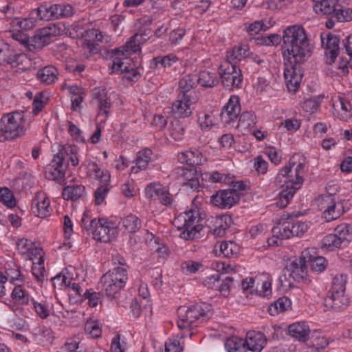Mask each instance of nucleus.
<instances>
[{"label":"nucleus","mask_w":352,"mask_h":352,"mask_svg":"<svg viewBox=\"0 0 352 352\" xmlns=\"http://www.w3.org/2000/svg\"><path fill=\"white\" fill-rule=\"evenodd\" d=\"M283 40V55L285 61L284 77L287 87L290 92L295 93L303 76L301 64L311 56L313 46L310 44L305 30L302 25L288 26L283 31V37L276 34L263 38L266 45H278Z\"/></svg>","instance_id":"obj_1"},{"label":"nucleus","mask_w":352,"mask_h":352,"mask_svg":"<svg viewBox=\"0 0 352 352\" xmlns=\"http://www.w3.org/2000/svg\"><path fill=\"white\" fill-rule=\"evenodd\" d=\"M23 112L14 111L1 119L0 142L15 139L25 133Z\"/></svg>","instance_id":"obj_2"},{"label":"nucleus","mask_w":352,"mask_h":352,"mask_svg":"<svg viewBox=\"0 0 352 352\" xmlns=\"http://www.w3.org/2000/svg\"><path fill=\"white\" fill-rule=\"evenodd\" d=\"M71 153H73V149L70 146H60L58 152L54 155L50 167L47 168L45 171L47 178L58 180L65 177L68 166V163L65 162V157Z\"/></svg>","instance_id":"obj_3"},{"label":"nucleus","mask_w":352,"mask_h":352,"mask_svg":"<svg viewBox=\"0 0 352 352\" xmlns=\"http://www.w3.org/2000/svg\"><path fill=\"white\" fill-rule=\"evenodd\" d=\"M59 29L55 25L47 26L38 30L36 34L30 38L29 51L35 52L42 50L45 46L52 43V39L59 34Z\"/></svg>","instance_id":"obj_4"},{"label":"nucleus","mask_w":352,"mask_h":352,"mask_svg":"<svg viewBox=\"0 0 352 352\" xmlns=\"http://www.w3.org/2000/svg\"><path fill=\"white\" fill-rule=\"evenodd\" d=\"M221 83L225 87L232 89L240 87L243 76L241 69L234 64L223 63L219 67Z\"/></svg>","instance_id":"obj_5"},{"label":"nucleus","mask_w":352,"mask_h":352,"mask_svg":"<svg viewBox=\"0 0 352 352\" xmlns=\"http://www.w3.org/2000/svg\"><path fill=\"white\" fill-rule=\"evenodd\" d=\"M206 311L202 306L199 305H192L187 310H185L183 307H179L178 309L179 315L177 321L178 327L180 329L190 327L195 320L206 316L207 314Z\"/></svg>","instance_id":"obj_6"},{"label":"nucleus","mask_w":352,"mask_h":352,"mask_svg":"<svg viewBox=\"0 0 352 352\" xmlns=\"http://www.w3.org/2000/svg\"><path fill=\"white\" fill-rule=\"evenodd\" d=\"M309 252L306 250L302 252V256L291 261L286 265L285 270L294 280L300 281L307 277V266L306 265L307 255Z\"/></svg>","instance_id":"obj_7"},{"label":"nucleus","mask_w":352,"mask_h":352,"mask_svg":"<svg viewBox=\"0 0 352 352\" xmlns=\"http://www.w3.org/2000/svg\"><path fill=\"white\" fill-rule=\"evenodd\" d=\"M320 38L322 45L325 50L326 63L332 65L338 55L340 39L331 33L326 34L325 36L321 34Z\"/></svg>","instance_id":"obj_8"},{"label":"nucleus","mask_w":352,"mask_h":352,"mask_svg":"<svg viewBox=\"0 0 352 352\" xmlns=\"http://www.w3.org/2000/svg\"><path fill=\"white\" fill-rule=\"evenodd\" d=\"M240 197L234 190H221L211 197V202L221 208H231L239 202Z\"/></svg>","instance_id":"obj_9"},{"label":"nucleus","mask_w":352,"mask_h":352,"mask_svg":"<svg viewBox=\"0 0 352 352\" xmlns=\"http://www.w3.org/2000/svg\"><path fill=\"white\" fill-rule=\"evenodd\" d=\"M177 100L172 105V112L177 118H186L190 116L192 111L190 105L196 102V98H192L191 95L179 94Z\"/></svg>","instance_id":"obj_10"},{"label":"nucleus","mask_w":352,"mask_h":352,"mask_svg":"<svg viewBox=\"0 0 352 352\" xmlns=\"http://www.w3.org/2000/svg\"><path fill=\"white\" fill-rule=\"evenodd\" d=\"M241 111L239 98L236 96H232L228 102L223 107L221 113V120L227 124H230L236 119Z\"/></svg>","instance_id":"obj_11"},{"label":"nucleus","mask_w":352,"mask_h":352,"mask_svg":"<svg viewBox=\"0 0 352 352\" xmlns=\"http://www.w3.org/2000/svg\"><path fill=\"white\" fill-rule=\"evenodd\" d=\"M349 305V299L344 294L330 293L324 300V307L334 311H342Z\"/></svg>","instance_id":"obj_12"},{"label":"nucleus","mask_w":352,"mask_h":352,"mask_svg":"<svg viewBox=\"0 0 352 352\" xmlns=\"http://www.w3.org/2000/svg\"><path fill=\"white\" fill-rule=\"evenodd\" d=\"M245 347L253 352H260L266 344V339L261 333L248 332L246 336Z\"/></svg>","instance_id":"obj_13"},{"label":"nucleus","mask_w":352,"mask_h":352,"mask_svg":"<svg viewBox=\"0 0 352 352\" xmlns=\"http://www.w3.org/2000/svg\"><path fill=\"white\" fill-rule=\"evenodd\" d=\"M50 201L41 192H36L32 202V210L33 213L41 218L47 217L49 212Z\"/></svg>","instance_id":"obj_14"},{"label":"nucleus","mask_w":352,"mask_h":352,"mask_svg":"<svg viewBox=\"0 0 352 352\" xmlns=\"http://www.w3.org/2000/svg\"><path fill=\"white\" fill-rule=\"evenodd\" d=\"M301 156L298 154H294L289 160L288 164L286 166H290V172L293 169L295 171V178L297 179L296 184L298 186H301L303 183V175L305 173V164L304 160H300Z\"/></svg>","instance_id":"obj_15"},{"label":"nucleus","mask_w":352,"mask_h":352,"mask_svg":"<svg viewBox=\"0 0 352 352\" xmlns=\"http://www.w3.org/2000/svg\"><path fill=\"white\" fill-rule=\"evenodd\" d=\"M150 30H145L143 32H138L130 38V40L126 43L124 47L126 52H131L135 53L140 50V45L150 38Z\"/></svg>","instance_id":"obj_16"},{"label":"nucleus","mask_w":352,"mask_h":352,"mask_svg":"<svg viewBox=\"0 0 352 352\" xmlns=\"http://www.w3.org/2000/svg\"><path fill=\"white\" fill-rule=\"evenodd\" d=\"M103 280H109L110 281L124 287L128 279L126 269L120 267L113 268L103 276Z\"/></svg>","instance_id":"obj_17"},{"label":"nucleus","mask_w":352,"mask_h":352,"mask_svg":"<svg viewBox=\"0 0 352 352\" xmlns=\"http://www.w3.org/2000/svg\"><path fill=\"white\" fill-rule=\"evenodd\" d=\"M288 331L291 336L299 341L305 342L309 338L310 330L305 322L292 324L288 327Z\"/></svg>","instance_id":"obj_18"},{"label":"nucleus","mask_w":352,"mask_h":352,"mask_svg":"<svg viewBox=\"0 0 352 352\" xmlns=\"http://www.w3.org/2000/svg\"><path fill=\"white\" fill-rule=\"evenodd\" d=\"M292 215L289 216L286 219L280 220L278 225L272 228V232L276 234L277 238L289 239L292 237V223L289 219Z\"/></svg>","instance_id":"obj_19"},{"label":"nucleus","mask_w":352,"mask_h":352,"mask_svg":"<svg viewBox=\"0 0 352 352\" xmlns=\"http://www.w3.org/2000/svg\"><path fill=\"white\" fill-rule=\"evenodd\" d=\"M333 107L339 119L346 121L352 117V105L344 98H340L338 101L333 104Z\"/></svg>","instance_id":"obj_20"},{"label":"nucleus","mask_w":352,"mask_h":352,"mask_svg":"<svg viewBox=\"0 0 352 352\" xmlns=\"http://www.w3.org/2000/svg\"><path fill=\"white\" fill-rule=\"evenodd\" d=\"M330 205L323 212V217L327 221H331L340 217L344 213L342 203L336 202L333 199L329 200Z\"/></svg>","instance_id":"obj_21"},{"label":"nucleus","mask_w":352,"mask_h":352,"mask_svg":"<svg viewBox=\"0 0 352 352\" xmlns=\"http://www.w3.org/2000/svg\"><path fill=\"white\" fill-rule=\"evenodd\" d=\"M85 188L82 185H70L65 187L62 197L65 200L76 201L83 196Z\"/></svg>","instance_id":"obj_22"},{"label":"nucleus","mask_w":352,"mask_h":352,"mask_svg":"<svg viewBox=\"0 0 352 352\" xmlns=\"http://www.w3.org/2000/svg\"><path fill=\"white\" fill-rule=\"evenodd\" d=\"M338 0H318L314 6V10L317 14L331 15L335 11Z\"/></svg>","instance_id":"obj_23"},{"label":"nucleus","mask_w":352,"mask_h":352,"mask_svg":"<svg viewBox=\"0 0 352 352\" xmlns=\"http://www.w3.org/2000/svg\"><path fill=\"white\" fill-rule=\"evenodd\" d=\"M58 71L56 67L49 65L37 72V77L43 82L52 84L57 79Z\"/></svg>","instance_id":"obj_24"},{"label":"nucleus","mask_w":352,"mask_h":352,"mask_svg":"<svg viewBox=\"0 0 352 352\" xmlns=\"http://www.w3.org/2000/svg\"><path fill=\"white\" fill-rule=\"evenodd\" d=\"M120 225L124 228V231L128 233H134L141 228V221L135 215L130 214L122 219Z\"/></svg>","instance_id":"obj_25"},{"label":"nucleus","mask_w":352,"mask_h":352,"mask_svg":"<svg viewBox=\"0 0 352 352\" xmlns=\"http://www.w3.org/2000/svg\"><path fill=\"white\" fill-rule=\"evenodd\" d=\"M292 305L291 300L286 296L279 298L276 301L268 308V312L272 316H275L279 312H283L288 310Z\"/></svg>","instance_id":"obj_26"},{"label":"nucleus","mask_w":352,"mask_h":352,"mask_svg":"<svg viewBox=\"0 0 352 352\" xmlns=\"http://www.w3.org/2000/svg\"><path fill=\"white\" fill-rule=\"evenodd\" d=\"M111 230L108 223L104 219H99V223L94 230V239L100 241L106 242L109 240V234Z\"/></svg>","instance_id":"obj_27"},{"label":"nucleus","mask_w":352,"mask_h":352,"mask_svg":"<svg viewBox=\"0 0 352 352\" xmlns=\"http://www.w3.org/2000/svg\"><path fill=\"white\" fill-rule=\"evenodd\" d=\"M228 352H245V341L236 336L228 338L225 342Z\"/></svg>","instance_id":"obj_28"},{"label":"nucleus","mask_w":352,"mask_h":352,"mask_svg":"<svg viewBox=\"0 0 352 352\" xmlns=\"http://www.w3.org/2000/svg\"><path fill=\"white\" fill-rule=\"evenodd\" d=\"M197 83L200 84L204 87H212L216 86L219 80L215 76V74L211 73L206 71H203L199 73V75L197 76Z\"/></svg>","instance_id":"obj_29"},{"label":"nucleus","mask_w":352,"mask_h":352,"mask_svg":"<svg viewBox=\"0 0 352 352\" xmlns=\"http://www.w3.org/2000/svg\"><path fill=\"white\" fill-rule=\"evenodd\" d=\"M41 20L49 21L54 19V4H43L34 10L33 13Z\"/></svg>","instance_id":"obj_30"},{"label":"nucleus","mask_w":352,"mask_h":352,"mask_svg":"<svg viewBox=\"0 0 352 352\" xmlns=\"http://www.w3.org/2000/svg\"><path fill=\"white\" fill-rule=\"evenodd\" d=\"M89 170L94 173L96 178L98 179L102 184H110L111 175L108 170H101L96 163L89 162L88 164Z\"/></svg>","instance_id":"obj_31"},{"label":"nucleus","mask_w":352,"mask_h":352,"mask_svg":"<svg viewBox=\"0 0 352 352\" xmlns=\"http://www.w3.org/2000/svg\"><path fill=\"white\" fill-rule=\"evenodd\" d=\"M197 83V75L188 74L186 75L179 82V87L181 89L182 95H189L188 93L194 88L195 84Z\"/></svg>","instance_id":"obj_32"},{"label":"nucleus","mask_w":352,"mask_h":352,"mask_svg":"<svg viewBox=\"0 0 352 352\" xmlns=\"http://www.w3.org/2000/svg\"><path fill=\"white\" fill-rule=\"evenodd\" d=\"M232 219L230 216H223L217 219V227L213 230V234L221 237L225 235L226 231L230 228Z\"/></svg>","instance_id":"obj_33"},{"label":"nucleus","mask_w":352,"mask_h":352,"mask_svg":"<svg viewBox=\"0 0 352 352\" xmlns=\"http://www.w3.org/2000/svg\"><path fill=\"white\" fill-rule=\"evenodd\" d=\"M307 262L310 263L311 270L314 272L320 273L324 271L327 265V261L323 256L314 257L310 254L307 255Z\"/></svg>","instance_id":"obj_34"},{"label":"nucleus","mask_w":352,"mask_h":352,"mask_svg":"<svg viewBox=\"0 0 352 352\" xmlns=\"http://www.w3.org/2000/svg\"><path fill=\"white\" fill-rule=\"evenodd\" d=\"M29 61L26 54L23 53L14 54L12 52L8 64L13 67H19L20 69H26Z\"/></svg>","instance_id":"obj_35"},{"label":"nucleus","mask_w":352,"mask_h":352,"mask_svg":"<svg viewBox=\"0 0 352 352\" xmlns=\"http://www.w3.org/2000/svg\"><path fill=\"white\" fill-rule=\"evenodd\" d=\"M74 8L69 4H54V19L71 16L73 14Z\"/></svg>","instance_id":"obj_36"},{"label":"nucleus","mask_w":352,"mask_h":352,"mask_svg":"<svg viewBox=\"0 0 352 352\" xmlns=\"http://www.w3.org/2000/svg\"><path fill=\"white\" fill-rule=\"evenodd\" d=\"M346 283V276L343 274L336 275L333 279L332 287L329 293L344 294Z\"/></svg>","instance_id":"obj_37"},{"label":"nucleus","mask_w":352,"mask_h":352,"mask_svg":"<svg viewBox=\"0 0 352 352\" xmlns=\"http://www.w3.org/2000/svg\"><path fill=\"white\" fill-rule=\"evenodd\" d=\"M220 253L223 256L229 258L234 254H236L239 252V246L234 242L230 241L228 242H222L219 245Z\"/></svg>","instance_id":"obj_38"},{"label":"nucleus","mask_w":352,"mask_h":352,"mask_svg":"<svg viewBox=\"0 0 352 352\" xmlns=\"http://www.w3.org/2000/svg\"><path fill=\"white\" fill-rule=\"evenodd\" d=\"M195 217L193 215V211L189 210L188 212H186L184 214H180L177 219H175V223H177L179 221H183L184 223L182 226H178L177 228L179 230H188L190 229L195 223Z\"/></svg>","instance_id":"obj_39"},{"label":"nucleus","mask_w":352,"mask_h":352,"mask_svg":"<svg viewBox=\"0 0 352 352\" xmlns=\"http://www.w3.org/2000/svg\"><path fill=\"white\" fill-rule=\"evenodd\" d=\"M342 243L340 238H338L336 234H330L322 239V247H326L329 250L332 251L336 248H340Z\"/></svg>","instance_id":"obj_40"},{"label":"nucleus","mask_w":352,"mask_h":352,"mask_svg":"<svg viewBox=\"0 0 352 352\" xmlns=\"http://www.w3.org/2000/svg\"><path fill=\"white\" fill-rule=\"evenodd\" d=\"M256 116L253 112H243L239 116L238 126H241L245 129L252 128L256 124Z\"/></svg>","instance_id":"obj_41"},{"label":"nucleus","mask_w":352,"mask_h":352,"mask_svg":"<svg viewBox=\"0 0 352 352\" xmlns=\"http://www.w3.org/2000/svg\"><path fill=\"white\" fill-rule=\"evenodd\" d=\"M0 201L10 208L16 206L14 196L12 192L7 187L0 188Z\"/></svg>","instance_id":"obj_42"},{"label":"nucleus","mask_w":352,"mask_h":352,"mask_svg":"<svg viewBox=\"0 0 352 352\" xmlns=\"http://www.w3.org/2000/svg\"><path fill=\"white\" fill-rule=\"evenodd\" d=\"M85 331L94 338H98L102 333L101 325L98 321L89 320L85 324Z\"/></svg>","instance_id":"obj_43"},{"label":"nucleus","mask_w":352,"mask_h":352,"mask_svg":"<svg viewBox=\"0 0 352 352\" xmlns=\"http://www.w3.org/2000/svg\"><path fill=\"white\" fill-rule=\"evenodd\" d=\"M335 234L343 243L349 241L348 237L352 236V226L346 223L340 224L335 228Z\"/></svg>","instance_id":"obj_44"},{"label":"nucleus","mask_w":352,"mask_h":352,"mask_svg":"<svg viewBox=\"0 0 352 352\" xmlns=\"http://www.w3.org/2000/svg\"><path fill=\"white\" fill-rule=\"evenodd\" d=\"M296 191L293 189H287L284 188L282 190L281 192L279 193V199L276 201V206L277 207L280 208H285L288 204L289 203V201L293 197L294 193Z\"/></svg>","instance_id":"obj_45"},{"label":"nucleus","mask_w":352,"mask_h":352,"mask_svg":"<svg viewBox=\"0 0 352 352\" xmlns=\"http://www.w3.org/2000/svg\"><path fill=\"white\" fill-rule=\"evenodd\" d=\"M246 50L242 47H234L230 52L227 54L228 62L226 63H230L236 65V60H241L244 57Z\"/></svg>","instance_id":"obj_46"},{"label":"nucleus","mask_w":352,"mask_h":352,"mask_svg":"<svg viewBox=\"0 0 352 352\" xmlns=\"http://www.w3.org/2000/svg\"><path fill=\"white\" fill-rule=\"evenodd\" d=\"M36 22L34 17L15 18L12 23L14 26H18L23 30H28L36 25Z\"/></svg>","instance_id":"obj_47"},{"label":"nucleus","mask_w":352,"mask_h":352,"mask_svg":"<svg viewBox=\"0 0 352 352\" xmlns=\"http://www.w3.org/2000/svg\"><path fill=\"white\" fill-rule=\"evenodd\" d=\"M170 135L176 141H181L184 138V128L179 120L172 122L170 124Z\"/></svg>","instance_id":"obj_48"},{"label":"nucleus","mask_w":352,"mask_h":352,"mask_svg":"<svg viewBox=\"0 0 352 352\" xmlns=\"http://www.w3.org/2000/svg\"><path fill=\"white\" fill-rule=\"evenodd\" d=\"M178 60V58L173 54H168L164 56H157L153 59V63L155 67H158L160 65L163 67H170L173 63H176Z\"/></svg>","instance_id":"obj_49"},{"label":"nucleus","mask_w":352,"mask_h":352,"mask_svg":"<svg viewBox=\"0 0 352 352\" xmlns=\"http://www.w3.org/2000/svg\"><path fill=\"white\" fill-rule=\"evenodd\" d=\"M100 283L102 285V288L104 289L107 296L109 297L113 298L114 296L122 288L109 280H103V276L101 278Z\"/></svg>","instance_id":"obj_50"},{"label":"nucleus","mask_w":352,"mask_h":352,"mask_svg":"<svg viewBox=\"0 0 352 352\" xmlns=\"http://www.w3.org/2000/svg\"><path fill=\"white\" fill-rule=\"evenodd\" d=\"M12 298L16 302L21 305H25L29 302V296L26 294L21 286H16L12 292Z\"/></svg>","instance_id":"obj_51"},{"label":"nucleus","mask_w":352,"mask_h":352,"mask_svg":"<svg viewBox=\"0 0 352 352\" xmlns=\"http://www.w3.org/2000/svg\"><path fill=\"white\" fill-rule=\"evenodd\" d=\"M12 50L8 43L0 42V65L8 64Z\"/></svg>","instance_id":"obj_52"},{"label":"nucleus","mask_w":352,"mask_h":352,"mask_svg":"<svg viewBox=\"0 0 352 352\" xmlns=\"http://www.w3.org/2000/svg\"><path fill=\"white\" fill-rule=\"evenodd\" d=\"M111 187L110 184H101L96 189L94 192L95 204L96 205H100L103 202Z\"/></svg>","instance_id":"obj_53"},{"label":"nucleus","mask_w":352,"mask_h":352,"mask_svg":"<svg viewBox=\"0 0 352 352\" xmlns=\"http://www.w3.org/2000/svg\"><path fill=\"white\" fill-rule=\"evenodd\" d=\"M330 16H332L338 22L349 21L352 20V14L344 15V10L342 9V6L339 4L338 2L335 7V11H333Z\"/></svg>","instance_id":"obj_54"},{"label":"nucleus","mask_w":352,"mask_h":352,"mask_svg":"<svg viewBox=\"0 0 352 352\" xmlns=\"http://www.w3.org/2000/svg\"><path fill=\"white\" fill-rule=\"evenodd\" d=\"M81 227L88 232L94 233V230L97 227L99 223V219H90L88 218V215L86 212H84L81 219Z\"/></svg>","instance_id":"obj_55"},{"label":"nucleus","mask_w":352,"mask_h":352,"mask_svg":"<svg viewBox=\"0 0 352 352\" xmlns=\"http://www.w3.org/2000/svg\"><path fill=\"white\" fill-rule=\"evenodd\" d=\"M202 265L191 260L185 261L181 264V269L184 274L195 273Z\"/></svg>","instance_id":"obj_56"},{"label":"nucleus","mask_w":352,"mask_h":352,"mask_svg":"<svg viewBox=\"0 0 352 352\" xmlns=\"http://www.w3.org/2000/svg\"><path fill=\"white\" fill-rule=\"evenodd\" d=\"M203 229V226L201 224L192 226L188 230H184L180 233V236L182 239L189 240L193 239L197 237V234L200 232V231Z\"/></svg>","instance_id":"obj_57"},{"label":"nucleus","mask_w":352,"mask_h":352,"mask_svg":"<svg viewBox=\"0 0 352 352\" xmlns=\"http://www.w3.org/2000/svg\"><path fill=\"white\" fill-rule=\"evenodd\" d=\"M186 157H187V166L189 168H195V165L201 164V159L199 157V153L197 151H185Z\"/></svg>","instance_id":"obj_58"},{"label":"nucleus","mask_w":352,"mask_h":352,"mask_svg":"<svg viewBox=\"0 0 352 352\" xmlns=\"http://www.w3.org/2000/svg\"><path fill=\"white\" fill-rule=\"evenodd\" d=\"M163 188L160 184H150L146 187L145 193L148 198L153 199L159 197Z\"/></svg>","instance_id":"obj_59"},{"label":"nucleus","mask_w":352,"mask_h":352,"mask_svg":"<svg viewBox=\"0 0 352 352\" xmlns=\"http://www.w3.org/2000/svg\"><path fill=\"white\" fill-rule=\"evenodd\" d=\"M12 37L14 40L18 41L29 50L30 38L22 31L18 30L12 32Z\"/></svg>","instance_id":"obj_60"},{"label":"nucleus","mask_w":352,"mask_h":352,"mask_svg":"<svg viewBox=\"0 0 352 352\" xmlns=\"http://www.w3.org/2000/svg\"><path fill=\"white\" fill-rule=\"evenodd\" d=\"M292 234L294 236H300L303 234L308 228L307 225L304 222L300 221H292Z\"/></svg>","instance_id":"obj_61"},{"label":"nucleus","mask_w":352,"mask_h":352,"mask_svg":"<svg viewBox=\"0 0 352 352\" xmlns=\"http://www.w3.org/2000/svg\"><path fill=\"white\" fill-rule=\"evenodd\" d=\"M79 349V342L75 339L69 338L58 352H76Z\"/></svg>","instance_id":"obj_62"},{"label":"nucleus","mask_w":352,"mask_h":352,"mask_svg":"<svg viewBox=\"0 0 352 352\" xmlns=\"http://www.w3.org/2000/svg\"><path fill=\"white\" fill-rule=\"evenodd\" d=\"M286 179L284 180V183L285 184V188L287 189H293L294 191L299 189L300 186H298L296 184L297 179L295 178V171L293 169L292 172H289L287 175H285Z\"/></svg>","instance_id":"obj_63"},{"label":"nucleus","mask_w":352,"mask_h":352,"mask_svg":"<svg viewBox=\"0 0 352 352\" xmlns=\"http://www.w3.org/2000/svg\"><path fill=\"white\" fill-rule=\"evenodd\" d=\"M17 249L21 254H27L31 247L34 246V243L28 239H21L16 242Z\"/></svg>","instance_id":"obj_64"}]
</instances>
